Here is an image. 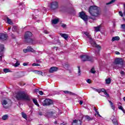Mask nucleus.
Here are the masks:
<instances>
[{
  "label": "nucleus",
  "instance_id": "nucleus-21",
  "mask_svg": "<svg viewBox=\"0 0 125 125\" xmlns=\"http://www.w3.org/2000/svg\"><path fill=\"white\" fill-rule=\"evenodd\" d=\"M120 40V37L119 36H115L112 37L111 40L112 42H115V41H119Z\"/></svg>",
  "mask_w": 125,
  "mask_h": 125
},
{
  "label": "nucleus",
  "instance_id": "nucleus-56",
  "mask_svg": "<svg viewBox=\"0 0 125 125\" xmlns=\"http://www.w3.org/2000/svg\"><path fill=\"white\" fill-rule=\"evenodd\" d=\"M94 110H95V111L96 112V113L97 112H98V111L97 110V109L95 108V107H94Z\"/></svg>",
  "mask_w": 125,
  "mask_h": 125
},
{
  "label": "nucleus",
  "instance_id": "nucleus-22",
  "mask_svg": "<svg viewBox=\"0 0 125 125\" xmlns=\"http://www.w3.org/2000/svg\"><path fill=\"white\" fill-rule=\"evenodd\" d=\"M85 119L87 120V121H92L93 120V118L92 117H90L88 115H85Z\"/></svg>",
  "mask_w": 125,
  "mask_h": 125
},
{
  "label": "nucleus",
  "instance_id": "nucleus-19",
  "mask_svg": "<svg viewBox=\"0 0 125 125\" xmlns=\"http://www.w3.org/2000/svg\"><path fill=\"white\" fill-rule=\"evenodd\" d=\"M59 22V19H55L52 20V24H56Z\"/></svg>",
  "mask_w": 125,
  "mask_h": 125
},
{
  "label": "nucleus",
  "instance_id": "nucleus-53",
  "mask_svg": "<svg viewBox=\"0 0 125 125\" xmlns=\"http://www.w3.org/2000/svg\"><path fill=\"white\" fill-rule=\"evenodd\" d=\"M115 54H116L117 55H119L120 54V52L116 51V52H115Z\"/></svg>",
  "mask_w": 125,
  "mask_h": 125
},
{
  "label": "nucleus",
  "instance_id": "nucleus-7",
  "mask_svg": "<svg viewBox=\"0 0 125 125\" xmlns=\"http://www.w3.org/2000/svg\"><path fill=\"white\" fill-rule=\"evenodd\" d=\"M50 8L52 10L57 9L58 8V2L56 1L52 2L50 4Z\"/></svg>",
  "mask_w": 125,
  "mask_h": 125
},
{
  "label": "nucleus",
  "instance_id": "nucleus-54",
  "mask_svg": "<svg viewBox=\"0 0 125 125\" xmlns=\"http://www.w3.org/2000/svg\"><path fill=\"white\" fill-rule=\"evenodd\" d=\"M23 66H27V65H28V63H23Z\"/></svg>",
  "mask_w": 125,
  "mask_h": 125
},
{
  "label": "nucleus",
  "instance_id": "nucleus-57",
  "mask_svg": "<svg viewBox=\"0 0 125 125\" xmlns=\"http://www.w3.org/2000/svg\"><path fill=\"white\" fill-rule=\"evenodd\" d=\"M64 66H69V63H67L66 64H64Z\"/></svg>",
  "mask_w": 125,
  "mask_h": 125
},
{
  "label": "nucleus",
  "instance_id": "nucleus-13",
  "mask_svg": "<svg viewBox=\"0 0 125 125\" xmlns=\"http://www.w3.org/2000/svg\"><path fill=\"white\" fill-rule=\"evenodd\" d=\"M7 34L5 33H0V40L6 41L7 39Z\"/></svg>",
  "mask_w": 125,
  "mask_h": 125
},
{
  "label": "nucleus",
  "instance_id": "nucleus-42",
  "mask_svg": "<svg viewBox=\"0 0 125 125\" xmlns=\"http://www.w3.org/2000/svg\"><path fill=\"white\" fill-rule=\"evenodd\" d=\"M121 29H123V31L124 32H125V24L121 25Z\"/></svg>",
  "mask_w": 125,
  "mask_h": 125
},
{
  "label": "nucleus",
  "instance_id": "nucleus-6",
  "mask_svg": "<svg viewBox=\"0 0 125 125\" xmlns=\"http://www.w3.org/2000/svg\"><path fill=\"white\" fill-rule=\"evenodd\" d=\"M81 58L82 59V61L85 62V61H91L92 60V57H90L87 55H84L81 56Z\"/></svg>",
  "mask_w": 125,
  "mask_h": 125
},
{
  "label": "nucleus",
  "instance_id": "nucleus-46",
  "mask_svg": "<svg viewBox=\"0 0 125 125\" xmlns=\"http://www.w3.org/2000/svg\"><path fill=\"white\" fill-rule=\"evenodd\" d=\"M32 66H41V64H39V63H34L32 64Z\"/></svg>",
  "mask_w": 125,
  "mask_h": 125
},
{
  "label": "nucleus",
  "instance_id": "nucleus-15",
  "mask_svg": "<svg viewBox=\"0 0 125 125\" xmlns=\"http://www.w3.org/2000/svg\"><path fill=\"white\" fill-rule=\"evenodd\" d=\"M58 70V68L55 66L52 67L50 68L49 72L50 73H54V72H56Z\"/></svg>",
  "mask_w": 125,
  "mask_h": 125
},
{
  "label": "nucleus",
  "instance_id": "nucleus-47",
  "mask_svg": "<svg viewBox=\"0 0 125 125\" xmlns=\"http://www.w3.org/2000/svg\"><path fill=\"white\" fill-rule=\"evenodd\" d=\"M86 82L88 83H91V80L90 79L87 80Z\"/></svg>",
  "mask_w": 125,
  "mask_h": 125
},
{
  "label": "nucleus",
  "instance_id": "nucleus-52",
  "mask_svg": "<svg viewBox=\"0 0 125 125\" xmlns=\"http://www.w3.org/2000/svg\"><path fill=\"white\" fill-rule=\"evenodd\" d=\"M62 28H65V27H66V24H62Z\"/></svg>",
  "mask_w": 125,
  "mask_h": 125
},
{
  "label": "nucleus",
  "instance_id": "nucleus-43",
  "mask_svg": "<svg viewBox=\"0 0 125 125\" xmlns=\"http://www.w3.org/2000/svg\"><path fill=\"white\" fill-rule=\"evenodd\" d=\"M77 68L78 69V75L79 76H81V69H80V66H78Z\"/></svg>",
  "mask_w": 125,
  "mask_h": 125
},
{
  "label": "nucleus",
  "instance_id": "nucleus-27",
  "mask_svg": "<svg viewBox=\"0 0 125 125\" xmlns=\"http://www.w3.org/2000/svg\"><path fill=\"white\" fill-rule=\"evenodd\" d=\"M8 119V115L7 114L3 115L2 117V119L3 121H5L6 120H7Z\"/></svg>",
  "mask_w": 125,
  "mask_h": 125
},
{
  "label": "nucleus",
  "instance_id": "nucleus-32",
  "mask_svg": "<svg viewBox=\"0 0 125 125\" xmlns=\"http://www.w3.org/2000/svg\"><path fill=\"white\" fill-rule=\"evenodd\" d=\"M21 115L23 119H25L26 120L27 119V115L26 114V113L24 112H21Z\"/></svg>",
  "mask_w": 125,
  "mask_h": 125
},
{
  "label": "nucleus",
  "instance_id": "nucleus-4",
  "mask_svg": "<svg viewBox=\"0 0 125 125\" xmlns=\"http://www.w3.org/2000/svg\"><path fill=\"white\" fill-rule=\"evenodd\" d=\"M32 36H33L32 32L27 31L25 33L24 38L27 42H30L31 43H33L34 40L31 39V37H32Z\"/></svg>",
  "mask_w": 125,
  "mask_h": 125
},
{
  "label": "nucleus",
  "instance_id": "nucleus-55",
  "mask_svg": "<svg viewBox=\"0 0 125 125\" xmlns=\"http://www.w3.org/2000/svg\"><path fill=\"white\" fill-rule=\"evenodd\" d=\"M13 30H14L15 31L16 30V27H15V26H14L13 27Z\"/></svg>",
  "mask_w": 125,
  "mask_h": 125
},
{
  "label": "nucleus",
  "instance_id": "nucleus-51",
  "mask_svg": "<svg viewBox=\"0 0 125 125\" xmlns=\"http://www.w3.org/2000/svg\"><path fill=\"white\" fill-rule=\"evenodd\" d=\"M90 19H92V20H96V18H92V17H90Z\"/></svg>",
  "mask_w": 125,
  "mask_h": 125
},
{
  "label": "nucleus",
  "instance_id": "nucleus-29",
  "mask_svg": "<svg viewBox=\"0 0 125 125\" xmlns=\"http://www.w3.org/2000/svg\"><path fill=\"white\" fill-rule=\"evenodd\" d=\"M3 49H4L3 45H0V53H1V52L3 51Z\"/></svg>",
  "mask_w": 125,
  "mask_h": 125
},
{
  "label": "nucleus",
  "instance_id": "nucleus-63",
  "mask_svg": "<svg viewBox=\"0 0 125 125\" xmlns=\"http://www.w3.org/2000/svg\"><path fill=\"white\" fill-rule=\"evenodd\" d=\"M123 100H124V101H125V97L123 98Z\"/></svg>",
  "mask_w": 125,
  "mask_h": 125
},
{
  "label": "nucleus",
  "instance_id": "nucleus-59",
  "mask_svg": "<svg viewBox=\"0 0 125 125\" xmlns=\"http://www.w3.org/2000/svg\"><path fill=\"white\" fill-rule=\"evenodd\" d=\"M44 33L45 34H48V32H47V31H44Z\"/></svg>",
  "mask_w": 125,
  "mask_h": 125
},
{
  "label": "nucleus",
  "instance_id": "nucleus-48",
  "mask_svg": "<svg viewBox=\"0 0 125 125\" xmlns=\"http://www.w3.org/2000/svg\"><path fill=\"white\" fill-rule=\"evenodd\" d=\"M31 72H33V73H35V74H37L38 71V70H32V71H31Z\"/></svg>",
  "mask_w": 125,
  "mask_h": 125
},
{
  "label": "nucleus",
  "instance_id": "nucleus-62",
  "mask_svg": "<svg viewBox=\"0 0 125 125\" xmlns=\"http://www.w3.org/2000/svg\"><path fill=\"white\" fill-rule=\"evenodd\" d=\"M10 29H11V27H8V31H9V30H10Z\"/></svg>",
  "mask_w": 125,
  "mask_h": 125
},
{
  "label": "nucleus",
  "instance_id": "nucleus-24",
  "mask_svg": "<svg viewBox=\"0 0 125 125\" xmlns=\"http://www.w3.org/2000/svg\"><path fill=\"white\" fill-rule=\"evenodd\" d=\"M108 102H109L110 104V106L112 108V110H115V106L114 105V104L110 100H108Z\"/></svg>",
  "mask_w": 125,
  "mask_h": 125
},
{
  "label": "nucleus",
  "instance_id": "nucleus-3",
  "mask_svg": "<svg viewBox=\"0 0 125 125\" xmlns=\"http://www.w3.org/2000/svg\"><path fill=\"white\" fill-rule=\"evenodd\" d=\"M17 100H25V101H30L31 99L30 97L26 94H17L15 96Z\"/></svg>",
  "mask_w": 125,
  "mask_h": 125
},
{
  "label": "nucleus",
  "instance_id": "nucleus-26",
  "mask_svg": "<svg viewBox=\"0 0 125 125\" xmlns=\"http://www.w3.org/2000/svg\"><path fill=\"white\" fill-rule=\"evenodd\" d=\"M120 64H113V68L114 69H116V70H118V69L120 68V66H119Z\"/></svg>",
  "mask_w": 125,
  "mask_h": 125
},
{
  "label": "nucleus",
  "instance_id": "nucleus-12",
  "mask_svg": "<svg viewBox=\"0 0 125 125\" xmlns=\"http://www.w3.org/2000/svg\"><path fill=\"white\" fill-rule=\"evenodd\" d=\"M93 89L95 91L98 92V93H101V92H104V94H108V93H107V92H106V90H105V89H104V88L96 89L95 88H93Z\"/></svg>",
  "mask_w": 125,
  "mask_h": 125
},
{
  "label": "nucleus",
  "instance_id": "nucleus-9",
  "mask_svg": "<svg viewBox=\"0 0 125 125\" xmlns=\"http://www.w3.org/2000/svg\"><path fill=\"white\" fill-rule=\"evenodd\" d=\"M79 17L84 21H87V16L85 14L84 12H81L79 13Z\"/></svg>",
  "mask_w": 125,
  "mask_h": 125
},
{
  "label": "nucleus",
  "instance_id": "nucleus-64",
  "mask_svg": "<svg viewBox=\"0 0 125 125\" xmlns=\"http://www.w3.org/2000/svg\"><path fill=\"white\" fill-rule=\"evenodd\" d=\"M61 125H64V124L62 123V124H61Z\"/></svg>",
  "mask_w": 125,
  "mask_h": 125
},
{
  "label": "nucleus",
  "instance_id": "nucleus-37",
  "mask_svg": "<svg viewBox=\"0 0 125 125\" xmlns=\"http://www.w3.org/2000/svg\"><path fill=\"white\" fill-rule=\"evenodd\" d=\"M20 65V63L18 62H17L13 64L14 67H18Z\"/></svg>",
  "mask_w": 125,
  "mask_h": 125
},
{
  "label": "nucleus",
  "instance_id": "nucleus-49",
  "mask_svg": "<svg viewBox=\"0 0 125 125\" xmlns=\"http://www.w3.org/2000/svg\"><path fill=\"white\" fill-rule=\"evenodd\" d=\"M124 8H125V10H124V14L125 15V4H124ZM123 19L124 21H125V18H123Z\"/></svg>",
  "mask_w": 125,
  "mask_h": 125
},
{
  "label": "nucleus",
  "instance_id": "nucleus-50",
  "mask_svg": "<svg viewBox=\"0 0 125 125\" xmlns=\"http://www.w3.org/2000/svg\"><path fill=\"white\" fill-rule=\"evenodd\" d=\"M83 101H79V104H80V105H83Z\"/></svg>",
  "mask_w": 125,
  "mask_h": 125
},
{
  "label": "nucleus",
  "instance_id": "nucleus-11",
  "mask_svg": "<svg viewBox=\"0 0 125 125\" xmlns=\"http://www.w3.org/2000/svg\"><path fill=\"white\" fill-rule=\"evenodd\" d=\"M123 63L124 62L123 61V59L121 58L116 59L113 62V64L117 65H123Z\"/></svg>",
  "mask_w": 125,
  "mask_h": 125
},
{
  "label": "nucleus",
  "instance_id": "nucleus-33",
  "mask_svg": "<svg viewBox=\"0 0 125 125\" xmlns=\"http://www.w3.org/2000/svg\"><path fill=\"white\" fill-rule=\"evenodd\" d=\"M115 1H116V0H111L110 1L106 3V5H108L109 4H112V3H114V2H115Z\"/></svg>",
  "mask_w": 125,
  "mask_h": 125
},
{
  "label": "nucleus",
  "instance_id": "nucleus-44",
  "mask_svg": "<svg viewBox=\"0 0 125 125\" xmlns=\"http://www.w3.org/2000/svg\"><path fill=\"white\" fill-rule=\"evenodd\" d=\"M119 14L120 16H121V17H124V14H123V12L122 11H119Z\"/></svg>",
  "mask_w": 125,
  "mask_h": 125
},
{
  "label": "nucleus",
  "instance_id": "nucleus-30",
  "mask_svg": "<svg viewBox=\"0 0 125 125\" xmlns=\"http://www.w3.org/2000/svg\"><path fill=\"white\" fill-rule=\"evenodd\" d=\"M3 72L4 73H9L10 72V70L8 68H4L3 69Z\"/></svg>",
  "mask_w": 125,
  "mask_h": 125
},
{
  "label": "nucleus",
  "instance_id": "nucleus-16",
  "mask_svg": "<svg viewBox=\"0 0 125 125\" xmlns=\"http://www.w3.org/2000/svg\"><path fill=\"white\" fill-rule=\"evenodd\" d=\"M60 36H61L62 38H63V39H64V40H67V39H68V38H69V36H68L67 34H63V33H60Z\"/></svg>",
  "mask_w": 125,
  "mask_h": 125
},
{
  "label": "nucleus",
  "instance_id": "nucleus-39",
  "mask_svg": "<svg viewBox=\"0 0 125 125\" xmlns=\"http://www.w3.org/2000/svg\"><path fill=\"white\" fill-rule=\"evenodd\" d=\"M120 74L121 75V77H124L125 75V71L122 70L120 71Z\"/></svg>",
  "mask_w": 125,
  "mask_h": 125
},
{
  "label": "nucleus",
  "instance_id": "nucleus-28",
  "mask_svg": "<svg viewBox=\"0 0 125 125\" xmlns=\"http://www.w3.org/2000/svg\"><path fill=\"white\" fill-rule=\"evenodd\" d=\"M105 83L107 84L111 83V79L110 78H107L105 79Z\"/></svg>",
  "mask_w": 125,
  "mask_h": 125
},
{
  "label": "nucleus",
  "instance_id": "nucleus-31",
  "mask_svg": "<svg viewBox=\"0 0 125 125\" xmlns=\"http://www.w3.org/2000/svg\"><path fill=\"white\" fill-rule=\"evenodd\" d=\"M32 49L31 50H30L29 49V48H27V49H23V52H24V53H27V52H29V51H32Z\"/></svg>",
  "mask_w": 125,
  "mask_h": 125
},
{
  "label": "nucleus",
  "instance_id": "nucleus-34",
  "mask_svg": "<svg viewBox=\"0 0 125 125\" xmlns=\"http://www.w3.org/2000/svg\"><path fill=\"white\" fill-rule=\"evenodd\" d=\"M118 109L123 111V112L124 113V114H125V110L124 109V107H123L122 106L120 105V106H118Z\"/></svg>",
  "mask_w": 125,
  "mask_h": 125
},
{
  "label": "nucleus",
  "instance_id": "nucleus-2",
  "mask_svg": "<svg viewBox=\"0 0 125 125\" xmlns=\"http://www.w3.org/2000/svg\"><path fill=\"white\" fill-rule=\"evenodd\" d=\"M84 34L85 36H86L87 38H88L89 43L92 45V46H93V47H96V48H97L98 51H96L95 52L96 55H99V51H100V50L101 49V46L96 44L88 32H85Z\"/></svg>",
  "mask_w": 125,
  "mask_h": 125
},
{
  "label": "nucleus",
  "instance_id": "nucleus-5",
  "mask_svg": "<svg viewBox=\"0 0 125 125\" xmlns=\"http://www.w3.org/2000/svg\"><path fill=\"white\" fill-rule=\"evenodd\" d=\"M83 119V114L81 115V117L79 118V120H75L73 121L72 123V125H82V121Z\"/></svg>",
  "mask_w": 125,
  "mask_h": 125
},
{
  "label": "nucleus",
  "instance_id": "nucleus-40",
  "mask_svg": "<svg viewBox=\"0 0 125 125\" xmlns=\"http://www.w3.org/2000/svg\"><path fill=\"white\" fill-rule=\"evenodd\" d=\"M91 73H92V74H95V73H96V71H95V69H94V68H92L91 69Z\"/></svg>",
  "mask_w": 125,
  "mask_h": 125
},
{
  "label": "nucleus",
  "instance_id": "nucleus-1",
  "mask_svg": "<svg viewBox=\"0 0 125 125\" xmlns=\"http://www.w3.org/2000/svg\"><path fill=\"white\" fill-rule=\"evenodd\" d=\"M88 12L90 16L93 17H98V16L101 15V10H100V8L96 6L92 5L90 6Z\"/></svg>",
  "mask_w": 125,
  "mask_h": 125
},
{
  "label": "nucleus",
  "instance_id": "nucleus-25",
  "mask_svg": "<svg viewBox=\"0 0 125 125\" xmlns=\"http://www.w3.org/2000/svg\"><path fill=\"white\" fill-rule=\"evenodd\" d=\"M33 101L34 104L36 105V106H38V107H40V104H39L38 103V100H37V99H34L33 100Z\"/></svg>",
  "mask_w": 125,
  "mask_h": 125
},
{
  "label": "nucleus",
  "instance_id": "nucleus-17",
  "mask_svg": "<svg viewBox=\"0 0 125 125\" xmlns=\"http://www.w3.org/2000/svg\"><path fill=\"white\" fill-rule=\"evenodd\" d=\"M53 114H54L53 112H49L46 114L45 116L47 118H50Z\"/></svg>",
  "mask_w": 125,
  "mask_h": 125
},
{
  "label": "nucleus",
  "instance_id": "nucleus-61",
  "mask_svg": "<svg viewBox=\"0 0 125 125\" xmlns=\"http://www.w3.org/2000/svg\"><path fill=\"white\" fill-rule=\"evenodd\" d=\"M98 116L99 117H100V118L102 117L101 115H100V114H99H99H98Z\"/></svg>",
  "mask_w": 125,
  "mask_h": 125
},
{
  "label": "nucleus",
  "instance_id": "nucleus-8",
  "mask_svg": "<svg viewBox=\"0 0 125 125\" xmlns=\"http://www.w3.org/2000/svg\"><path fill=\"white\" fill-rule=\"evenodd\" d=\"M11 101H10V99L6 98L5 99L3 100L1 102L2 103V105L4 108L6 109L7 108V106H5V105H7L9 102H11Z\"/></svg>",
  "mask_w": 125,
  "mask_h": 125
},
{
  "label": "nucleus",
  "instance_id": "nucleus-10",
  "mask_svg": "<svg viewBox=\"0 0 125 125\" xmlns=\"http://www.w3.org/2000/svg\"><path fill=\"white\" fill-rule=\"evenodd\" d=\"M53 102L51 99H45L43 103V106H49V105H52Z\"/></svg>",
  "mask_w": 125,
  "mask_h": 125
},
{
  "label": "nucleus",
  "instance_id": "nucleus-18",
  "mask_svg": "<svg viewBox=\"0 0 125 125\" xmlns=\"http://www.w3.org/2000/svg\"><path fill=\"white\" fill-rule=\"evenodd\" d=\"M38 92H39V94H43V92H42V91H40L39 89H35L34 93L37 94Z\"/></svg>",
  "mask_w": 125,
  "mask_h": 125
},
{
  "label": "nucleus",
  "instance_id": "nucleus-14",
  "mask_svg": "<svg viewBox=\"0 0 125 125\" xmlns=\"http://www.w3.org/2000/svg\"><path fill=\"white\" fill-rule=\"evenodd\" d=\"M111 120H112L113 124L114 125H119L118 124V120H117V119H116V116L115 115L112 116V117H111Z\"/></svg>",
  "mask_w": 125,
  "mask_h": 125
},
{
  "label": "nucleus",
  "instance_id": "nucleus-36",
  "mask_svg": "<svg viewBox=\"0 0 125 125\" xmlns=\"http://www.w3.org/2000/svg\"><path fill=\"white\" fill-rule=\"evenodd\" d=\"M102 96H104V97H106V98L107 99V100H109L110 99V95H109V94H105V95H102Z\"/></svg>",
  "mask_w": 125,
  "mask_h": 125
},
{
  "label": "nucleus",
  "instance_id": "nucleus-58",
  "mask_svg": "<svg viewBox=\"0 0 125 125\" xmlns=\"http://www.w3.org/2000/svg\"><path fill=\"white\" fill-rule=\"evenodd\" d=\"M26 92H22L21 93V94H26Z\"/></svg>",
  "mask_w": 125,
  "mask_h": 125
},
{
  "label": "nucleus",
  "instance_id": "nucleus-35",
  "mask_svg": "<svg viewBox=\"0 0 125 125\" xmlns=\"http://www.w3.org/2000/svg\"><path fill=\"white\" fill-rule=\"evenodd\" d=\"M63 93H64L65 94H74V93H73L72 92L68 91H63Z\"/></svg>",
  "mask_w": 125,
  "mask_h": 125
},
{
  "label": "nucleus",
  "instance_id": "nucleus-20",
  "mask_svg": "<svg viewBox=\"0 0 125 125\" xmlns=\"http://www.w3.org/2000/svg\"><path fill=\"white\" fill-rule=\"evenodd\" d=\"M101 28V25H99L97 27H94L95 32H100V28Z\"/></svg>",
  "mask_w": 125,
  "mask_h": 125
},
{
  "label": "nucleus",
  "instance_id": "nucleus-41",
  "mask_svg": "<svg viewBox=\"0 0 125 125\" xmlns=\"http://www.w3.org/2000/svg\"><path fill=\"white\" fill-rule=\"evenodd\" d=\"M27 48L29 49V50H32V51H28V52H34V49L32 48V47H27Z\"/></svg>",
  "mask_w": 125,
  "mask_h": 125
},
{
  "label": "nucleus",
  "instance_id": "nucleus-60",
  "mask_svg": "<svg viewBox=\"0 0 125 125\" xmlns=\"http://www.w3.org/2000/svg\"><path fill=\"white\" fill-rule=\"evenodd\" d=\"M96 115H99V112L97 111V112H96Z\"/></svg>",
  "mask_w": 125,
  "mask_h": 125
},
{
  "label": "nucleus",
  "instance_id": "nucleus-23",
  "mask_svg": "<svg viewBox=\"0 0 125 125\" xmlns=\"http://www.w3.org/2000/svg\"><path fill=\"white\" fill-rule=\"evenodd\" d=\"M7 23H8V24H9V25H12L13 24L12 21H11V19H9V18H7Z\"/></svg>",
  "mask_w": 125,
  "mask_h": 125
},
{
  "label": "nucleus",
  "instance_id": "nucleus-45",
  "mask_svg": "<svg viewBox=\"0 0 125 125\" xmlns=\"http://www.w3.org/2000/svg\"><path fill=\"white\" fill-rule=\"evenodd\" d=\"M2 55L0 56V62L2 63V62H5L4 61H2Z\"/></svg>",
  "mask_w": 125,
  "mask_h": 125
},
{
  "label": "nucleus",
  "instance_id": "nucleus-38",
  "mask_svg": "<svg viewBox=\"0 0 125 125\" xmlns=\"http://www.w3.org/2000/svg\"><path fill=\"white\" fill-rule=\"evenodd\" d=\"M37 75H42V76H45V74H42V72L41 71H38L37 72Z\"/></svg>",
  "mask_w": 125,
  "mask_h": 125
}]
</instances>
